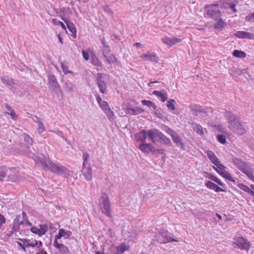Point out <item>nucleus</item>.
Masks as SVG:
<instances>
[{
	"label": "nucleus",
	"mask_w": 254,
	"mask_h": 254,
	"mask_svg": "<svg viewBox=\"0 0 254 254\" xmlns=\"http://www.w3.org/2000/svg\"><path fill=\"white\" fill-rule=\"evenodd\" d=\"M226 118L228 120V127L233 131L240 135L246 132V127L245 124L240 122L238 118L231 112L226 113Z\"/></svg>",
	"instance_id": "obj_1"
},
{
	"label": "nucleus",
	"mask_w": 254,
	"mask_h": 254,
	"mask_svg": "<svg viewBox=\"0 0 254 254\" xmlns=\"http://www.w3.org/2000/svg\"><path fill=\"white\" fill-rule=\"evenodd\" d=\"M234 165L241 172L246 174L252 182H254V169L250 163H246L237 158H233Z\"/></svg>",
	"instance_id": "obj_2"
},
{
	"label": "nucleus",
	"mask_w": 254,
	"mask_h": 254,
	"mask_svg": "<svg viewBox=\"0 0 254 254\" xmlns=\"http://www.w3.org/2000/svg\"><path fill=\"white\" fill-rule=\"evenodd\" d=\"M205 16L217 20L221 16L218 4H211L205 7Z\"/></svg>",
	"instance_id": "obj_3"
},
{
	"label": "nucleus",
	"mask_w": 254,
	"mask_h": 254,
	"mask_svg": "<svg viewBox=\"0 0 254 254\" xmlns=\"http://www.w3.org/2000/svg\"><path fill=\"white\" fill-rule=\"evenodd\" d=\"M232 245L235 248L246 250L248 252L250 249L251 244L243 237L235 236L233 239Z\"/></svg>",
	"instance_id": "obj_4"
},
{
	"label": "nucleus",
	"mask_w": 254,
	"mask_h": 254,
	"mask_svg": "<svg viewBox=\"0 0 254 254\" xmlns=\"http://www.w3.org/2000/svg\"><path fill=\"white\" fill-rule=\"evenodd\" d=\"M102 202L101 210L102 212L110 218H112L111 213V206L109 197L106 193H103L100 198Z\"/></svg>",
	"instance_id": "obj_5"
},
{
	"label": "nucleus",
	"mask_w": 254,
	"mask_h": 254,
	"mask_svg": "<svg viewBox=\"0 0 254 254\" xmlns=\"http://www.w3.org/2000/svg\"><path fill=\"white\" fill-rule=\"evenodd\" d=\"M213 169L226 180L233 182L234 183H236V180L232 177L231 174L225 170V166H224L221 162L216 165L213 166Z\"/></svg>",
	"instance_id": "obj_6"
},
{
	"label": "nucleus",
	"mask_w": 254,
	"mask_h": 254,
	"mask_svg": "<svg viewBox=\"0 0 254 254\" xmlns=\"http://www.w3.org/2000/svg\"><path fill=\"white\" fill-rule=\"evenodd\" d=\"M38 159L44 169H48L51 172L57 174L58 169H59L60 166L52 163H48V159L46 158L45 157L44 158L39 157Z\"/></svg>",
	"instance_id": "obj_7"
},
{
	"label": "nucleus",
	"mask_w": 254,
	"mask_h": 254,
	"mask_svg": "<svg viewBox=\"0 0 254 254\" xmlns=\"http://www.w3.org/2000/svg\"><path fill=\"white\" fill-rule=\"evenodd\" d=\"M160 236L162 238L163 240L159 239L158 240L159 244H166L169 242H178V241L173 238V235L169 233L168 231L164 229H160L159 231Z\"/></svg>",
	"instance_id": "obj_8"
},
{
	"label": "nucleus",
	"mask_w": 254,
	"mask_h": 254,
	"mask_svg": "<svg viewBox=\"0 0 254 254\" xmlns=\"http://www.w3.org/2000/svg\"><path fill=\"white\" fill-rule=\"evenodd\" d=\"M104 75L102 73H98L97 74V83L100 91L103 94L107 93V83L104 80Z\"/></svg>",
	"instance_id": "obj_9"
},
{
	"label": "nucleus",
	"mask_w": 254,
	"mask_h": 254,
	"mask_svg": "<svg viewBox=\"0 0 254 254\" xmlns=\"http://www.w3.org/2000/svg\"><path fill=\"white\" fill-rule=\"evenodd\" d=\"M102 55L104 57L105 61L107 62L109 64L117 63L118 60L115 56L111 54L110 49H102Z\"/></svg>",
	"instance_id": "obj_10"
},
{
	"label": "nucleus",
	"mask_w": 254,
	"mask_h": 254,
	"mask_svg": "<svg viewBox=\"0 0 254 254\" xmlns=\"http://www.w3.org/2000/svg\"><path fill=\"white\" fill-rule=\"evenodd\" d=\"M99 105L108 117L109 120H111L112 117L114 116V113L110 108L108 102L104 101Z\"/></svg>",
	"instance_id": "obj_11"
},
{
	"label": "nucleus",
	"mask_w": 254,
	"mask_h": 254,
	"mask_svg": "<svg viewBox=\"0 0 254 254\" xmlns=\"http://www.w3.org/2000/svg\"><path fill=\"white\" fill-rule=\"evenodd\" d=\"M82 174L86 181H91L92 179V169L91 167H85V166L82 167Z\"/></svg>",
	"instance_id": "obj_12"
},
{
	"label": "nucleus",
	"mask_w": 254,
	"mask_h": 254,
	"mask_svg": "<svg viewBox=\"0 0 254 254\" xmlns=\"http://www.w3.org/2000/svg\"><path fill=\"white\" fill-rule=\"evenodd\" d=\"M134 136L137 142H140L141 143H144L147 138V131L141 130L136 133Z\"/></svg>",
	"instance_id": "obj_13"
},
{
	"label": "nucleus",
	"mask_w": 254,
	"mask_h": 254,
	"mask_svg": "<svg viewBox=\"0 0 254 254\" xmlns=\"http://www.w3.org/2000/svg\"><path fill=\"white\" fill-rule=\"evenodd\" d=\"M162 41L163 43L169 46H172L178 43H179L181 41L180 39L173 37V38H168V37H164L162 39Z\"/></svg>",
	"instance_id": "obj_14"
},
{
	"label": "nucleus",
	"mask_w": 254,
	"mask_h": 254,
	"mask_svg": "<svg viewBox=\"0 0 254 254\" xmlns=\"http://www.w3.org/2000/svg\"><path fill=\"white\" fill-rule=\"evenodd\" d=\"M48 83L54 91H56L59 88V84L56 77L53 74H51L48 76Z\"/></svg>",
	"instance_id": "obj_15"
},
{
	"label": "nucleus",
	"mask_w": 254,
	"mask_h": 254,
	"mask_svg": "<svg viewBox=\"0 0 254 254\" xmlns=\"http://www.w3.org/2000/svg\"><path fill=\"white\" fill-rule=\"evenodd\" d=\"M54 246L62 254H67L69 253L68 249L64 245L59 243L58 241H54Z\"/></svg>",
	"instance_id": "obj_16"
},
{
	"label": "nucleus",
	"mask_w": 254,
	"mask_h": 254,
	"mask_svg": "<svg viewBox=\"0 0 254 254\" xmlns=\"http://www.w3.org/2000/svg\"><path fill=\"white\" fill-rule=\"evenodd\" d=\"M152 144L151 143H146V142L140 143L138 146V148L144 153L149 154L151 152Z\"/></svg>",
	"instance_id": "obj_17"
},
{
	"label": "nucleus",
	"mask_w": 254,
	"mask_h": 254,
	"mask_svg": "<svg viewBox=\"0 0 254 254\" xmlns=\"http://www.w3.org/2000/svg\"><path fill=\"white\" fill-rule=\"evenodd\" d=\"M64 21L66 24L68 29L72 33L71 35L72 37L75 38L76 37V29L74 24L68 20H65L64 19Z\"/></svg>",
	"instance_id": "obj_18"
},
{
	"label": "nucleus",
	"mask_w": 254,
	"mask_h": 254,
	"mask_svg": "<svg viewBox=\"0 0 254 254\" xmlns=\"http://www.w3.org/2000/svg\"><path fill=\"white\" fill-rule=\"evenodd\" d=\"M205 153L206 154L208 158L209 159L210 161L215 166L220 161L218 158V157L215 155L214 152L211 150H207L205 151Z\"/></svg>",
	"instance_id": "obj_19"
},
{
	"label": "nucleus",
	"mask_w": 254,
	"mask_h": 254,
	"mask_svg": "<svg viewBox=\"0 0 254 254\" xmlns=\"http://www.w3.org/2000/svg\"><path fill=\"white\" fill-rule=\"evenodd\" d=\"M235 35L239 38H248L250 39H254V34L245 31H238L235 34Z\"/></svg>",
	"instance_id": "obj_20"
},
{
	"label": "nucleus",
	"mask_w": 254,
	"mask_h": 254,
	"mask_svg": "<svg viewBox=\"0 0 254 254\" xmlns=\"http://www.w3.org/2000/svg\"><path fill=\"white\" fill-rule=\"evenodd\" d=\"M141 58L144 59L147 61H149L151 62H154L155 63H158L159 62V58L158 57L155 55H150L148 53L144 54L141 55Z\"/></svg>",
	"instance_id": "obj_21"
},
{
	"label": "nucleus",
	"mask_w": 254,
	"mask_h": 254,
	"mask_svg": "<svg viewBox=\"0 0 254 254\" xmlns=\"http://www.w3.org/2000/svg\"><path fill=\"white\" fill-rule=\"evenodd\" d=\"M192 112L196 116H200L201 117H204L205 114V112H204L201 109V107L197 105H193V106L191 107V113Z\"/></svg>",
	"instance_id": "obj_22"
},
{
	"label": "nucleus",
	"mask_w": 254,
	"mask_h": 254,
	"mask_svg": "<svg viewBox=\"0 0 254 254\" xmlns=\"http://www.w3.org/2000/svg\"><path fill=\"white\" fill-rule=\"evenodd\" d=\"M153 94L158 97H161V101L162 102H164L167 101L168 97L166 93L165 92L164 90L161 91L154 90L153 92Z\"/></svg>",
	"instance_id": "obj_23"
},
{
	"label": "nucleus",
	"mask_w": 254,
	"mask_h": 254,
	"mask_svg": "<svg viewBox=\"0 0 254 254\" xmlns=\"http://www.w3.org/2000/svg\"><path fill=\"white\" fill-rule=\"evenodd\" d=\"M144 112V110L139 107L133 108H128L127 109V113L128 114L131 115H136L140 114H141Z\"/></svg>",
	"instance_id": "obj_24"
},
{
	"label": "nucleus",
	"mask_w": 254,
	"mask_h": 254,
	"mask_svg": "<svg viewBox=\"0 0 254 254\" xmlns=\"http://www.w3.org/2000/svg\"><path fill=\"white\" fill-rule=\"evenodd\" d=\"M57 174L63 176L65 178H67L69 175V171L65 167L61 166H60Z\"/></svg>",
	"instance_id": "obj_25"
},
{
	"label": "nucleus",
	"mask_w": 254,
	"mask_h": 254,
	"mask_svg": "<svg viewBox=\"0 0 254 254\" xmlns=\"http://www.w3.org/2000/svg\"><path fill=\"white\" fill-rule=\"evenodd\" d=\"M19 240L22 241L24 245L26 247H35L38 245V242L36 240H34V242L30 243V240L29 239H19Z\"/></svg>",
	"instance_id": "obj_26"
},
{
	"label": "nucleus",
	"mask_w": 254,
	"mask_h": 254,
	"mask_svg": "<svg viewBox=\"0 0 254 254\" xmlns=\"http://www.w3.org/2000/svg\"><path fill=\"white\" fill-rule=\"evenodd\" d=\"M0 80L2 82V83L5 84L6 86L9 87V89L12 90L13 85H14V80L13 79H6L4 77H1L0 78Z\"/></svg>",
	"instance_id": "obj_27"
},
{
	"label": "nucleus",
	"mask_w": 254,
	"mask_h": 254,
	"mask_svg": "<svg viewBox=\"0 0 254 254\" xmlns=\"http://www.w3.org/2000/svg\"><path fill=\"white\" fill-rule=\"evenodd\" d=\"M172 139L173 141L176 143L178 146L180 147L182 149L185 150L184 145L181 141V139L180 138L177 133L176 134V135H173Z\"/></svg>",
	"instance_id": "obj_28"
},
{
	"label": "nucleus",
	"mask_w": 254,
	"mask_h": 254,
	"mask_svg": "<svg viewBox=\"0 0 254 254\" xmlns=\"http://www.w3.org/2000/svg\"><path fill=\"white\" fill-rule=\"evenodd\" d=\"M192 127L194 131H195L198 134L200 135H202L203 134V128L200 125L196 124H192Z\"/></svg>",
	"instance_id": "obj_29"
},
{
	"label": "nucleus",
	"mask_w": 254,
	"mask_h": 254,
	"mask_svg": "<svg viewBox=\"0 0 254 254\" xmlns=\"http://www.w3.org/2000/svg\"><path fill=\"white\" fill-rule=\"evenodd\" d=\"M233 55L235 57L239 58H245L247 56L246 54L244 52L237 50H236L233 52Z\"/></svg>",
	"instance_id": "obj_30"
},
{
	"label": "nucleus",
	"mask_w": 254,
	"mask_h": 254,
	"mask_svg": "<svg viewBox=\"0 0 254 254\" xmlns=\"http://www.w3.org/2000/svg\"><path fill=\"white\" fill-rule=\"evenodd\" d=\"M128 249L129 247L127 246L125 244H122L117 248V253L122 254Z\"/></svg>",
	"instance_id": "obj_31"
},
{
	"label": "nucleus",
	"mask_w": 254,
	"mask_h": 254,
	"mask_svg": "<svg viewBox=\"0 0 254 254\" xmlns=\"http://www.w3.org/2000/svg\"><path fill=\"white\" fill-rule=\"evenodd\" d=\"M238 187L240 189H241L242 190H243L248 192L250 194H251V193L252 192V191H253L248 186H247V185H245L244 184H242V183L239 184L238 185Z\"/></svg>",
	"instance_id": "obj_32"
},
{
	"label": "nucleus",
	"mask_w": 254,
	"mask_h": 254,
	"mask_svg": "<svg viewBox=\"0 0 254 254\" xmlns=\"http://www.w3.org/2000/svg\"><path fill=\"white\" fill-rule=\"evenodd\" d=\"M155 129L154 130H149L147 131V136H148L149 139L154 143H155Z\"/></svg>",
	"instance_id": "obj_33"
},
{
	"label": "nucleus",
	"mask_w": 254,
	"mask_h": 254,
	"mask_svg": "<svg viewBox=\"0 0 254 254\" xmlns=\"http://www.w3.org/2000/svg\"><path fill=\"white\" fill-rule=\"evenodd\" d=\"M35 118L37 120V121H35V122L38 123V131L39 133H41L45 130L43 124L41 121L39 120V119L37 117L35 116Z\"/></svg>",
	"instance_id": "obj_34"
},
{
	"label": "nucleus",
	"mask_w": 254,
	"mask_h": 254,
	"mask_svg": "<svg viewBox=\"0 0 254 254\" xmlns=\"http://www.w3.org/2000/svg\"><path fill=\"white\" fill-rule=\"evenodd\" d=\"M214 20L216 21V23L215 24V27L217 29H221L226 25V23L223 21L222 20L221 17H220L219 19L217 20Z\"/></svg>",
	"instance_id": "obj_35"
},
{
	"label": "nucleus",
	"mask_w": 254,
	"mask_h": 254,
	"mask_svg": "<svg viewBox=\"0 0 254 254\" xmlns=\"http://www.w3.org/2000/svg\"><path fill=\"white\" fill-rule=\"evenodd\" d=\"M141 103L144 106H147L149 108H153L154 109L156 110L157 107L152 102L150 101L143 100H142Z\"/></svg>",
	"instance_id": "obj_36"
},
{
	"label": "nucleus",
	"mask_w": 254,
	"mask_h": 254,
	"mask_svg": "<svg viewBox=\"0 0 254 254\" xmlns=\"http://www.w3.org/2000/svg\"><path fill=\"white\" fill-rule=\"evenodd\" d=\"M175 103H176V101L174 99H170L169 101H168L167 106L169 110L174 111L176 109V107L175 106Z\"/></svg>",
	"instance_id": "obj_37"
},
{
	"label": "nucleus",
	"mask_w": 254,
	"mask_h": 254,
	"mask_svg": "<svg viewBox=\"0 0 254 254\" xmlns=\"http://www.w3.org/2000/svg\"><path fill=\"white\" fill-rule=\"evenodd\" d=\"M31 231L35 234H37L39 236H41L45 234V231H43V232H41L40 228L38 229L35 227H33L30 229Z\"/></svg>",
	"instance_id": "obj_38"
},
{
	"label": "nucleus",
	"mask_w": 254,
	"mask_h": 254,
	"mask_svg": "<svg viewBox=\"0 0 254 254\" xmlns=\"http://www.w3.org/2000/svg\"><path fill=\"white\" fill-rule=\"evenodd\" d=\"M159 142L160 143H163L166 145H167L168 146H171L172 145V143L170 140L169 138H168V137H167L165 135L164 136V137L161 139L160 140H159Z\"/></svg>",
	"instance_id": "obj_39"
},
{
	"label": "nucleus",
	"mask_w": 254,
	"mask_h": 254,
	"mask_svg": "<svg viewBox=\"0 0 254 254\" xmlns=\"http://www.w3.org/2000/svg\"><path fill=\"white\" fill-rule=\"evenodd\" d=\"M6 175V168L3 166L0 167V181H3L2 178L5 177Z\"/></svg>",
	"instance_id": "obj_40"
},
{
	"label": "nucleus",
	"mask_w": 254,
	"mask_h": 254,
	"mask_svg": "<svg viewBox=\"0 0 254 254\" xmlns=\"http://www.w3.org/2000/svg\"><path fill=\"white\" fill-rule=\"evenodd\" d=\"M61 64L63 71L65 74L72 73V71L71 70H68V66L65 63L62 62L61 63Z\"/></svg>",
	"instance_id": "obj_41"
},
{
	"label": "nucleus",
	"mask_w": 254,
	"mask_h": 254,
	"mask_svg": "<svg viewBox=\"0 0 254 254\" xmlns=\"http://www.w3.org/2000/svg\"><path fill=\"white\" fill-rule=\"evenodd\" d=\"M216 138L220 143L222 144H225L226 143V137L224 135L222 134H218L216 136Z\"/></svg>",
	"instance_id": "obj_42"
},
{
	"label": "nucleus",
	"mask_w": 254,
	"mask_h": 254,
	"mask_svg": "<svg viewBox=\"0 0 254 254\" xmlns=\"http://www.w3.org/2000/svg\"><path fill=\"white\" fill-rule=\"evenodd\" d=\"M154 133L155 134V138H158L159 141L161 139H162L165 135L160 131H159L158 129H155V133Z\"/></svg>",
	"instance_id": "obj_43"
},
{
	"label": "nucleus",
	"mask_w": 254,
	"mask_h": 254,
	"mask_svg": "<svg viewBox=\"0 0 254 254\" xmlns=\"http://www.w3.org/2000/svg\"><path fill=\"white\" fill-rule=\"evenodd\" d=\"M64 229H59L58 234V235H57L55 236V239L54 241H56V240L57 241L58 239H60L61 238H62V237H64Z\"/></svg>",
	"instance_id": "obj_44"
},
{
	"label": "nucleus",
	"mask_w": 254,
	"mask_h": 254,
	"mask_svg": "<svg viewBox=\"0 0 254 254\" xmlns=\"http://www.w3.org/2000/svg\"><path fill=\"white\" fill-rule=\"evenodd\" d=\"M159 239H160L162 241L163 240L162 239V238L160 236L159 233L158 232V234H157V235H155V236H154V238L152 240L151 243L152 244H155L156 243H157L159 244L158 240Z\"/></svg>",
	"instance_id": "obj_45"
},
{
	"label": "nucleus",
	"mask_w": 254,
	"mask_h": 254,
	"mask_svg": "<svg viewBox=\"0 0 254 254\" xmlns=\"http://www.w3.org/2000/svg\"><path fill=\"white\" fill-rule=\"evenodd\" d=\"M52 21H53L54 24H55L56 25H61L62 28L64 30H66L65 26L64 25V24L62 22L60 21H57L56 19H52Z\"/></svg>",
	"instance_id": "obj_46"
},
{
	"label": "nucleus",
	"mask_w": 254,
	"mask_h": 254,
	"mask_svg": "<svg viewBox=\"0 0 254 254\" xmlns=\"http://www.w3.org/2000/svg\"><path fill=\"white\" fill-rule=\"evenodd\" d=\"M216 185H215L214 183L210 182V181H207L205 183V186L209 189L213 190L215 189V187Z\"/></svg>",
	"instance_id": "obj_47"
},
{
	"label": "nucleus",
	"mask_w": 254,
	"mask_h": 254,
	"mask_svg": "<svg viewBox=\"0 0 254 254\" xmlns=\"http://www.w3.org/2000/svg\"><path fill=\"white\" fill-rule=\"evenodd\" d=\"M53 132L57 134L58 136H61L64 140L65 141H67V139L66 137H65L63 135V133L62 131L60 130L57 131H52Z\"/></svg>",
	"instance_id": "obj_48"
},
{
	"label": "nucleus",
	"mask_w": 254,
	"mask_h": 254,
	"mask_svg": "<svg viewBox=\"0 0 254 254\" xmlns=\"http://www.w3.org/2000/svg\"><path fill=\"white\" fill-rule=\"evenodd\" d=\"M89 157V155L88 153H87L86 152H83V155H82V158H83V160L84 162L82 164V167H84L85 166V162Z\"/></svg>",
	"instance_id": "obj_49"
},
{
	"label": "nucleus",
	"mask_w": 254,
	"mask_h": 254,
	"mask_svg": "<svg viewBox=\"0 0 254 254\" xmlns=\"http://www.w3.org/2000/svg\"><path fill=\"white\" fill-rule=\"evenodd\" d=\"M102 44L104 46V48H102V49H110L109 46L107 44V42L105 41V38H103L101 40Z\"/></svg>",
	"instance_id": "obj_50"
},
{
	"label": "nucleus",
	"mask_w": 254,
	"mask_h": 254,
	"mask_svg": "<svg viewBox=\"0 0 254 254\" xmlns=\"http://www.w3.org/2000/svg\"><path fill=\"white\" fill-rule=\"evenodd\" d=\"M8 114L10 115L11 118V119L12 120H13L14 121H16V119L17 118V116L15 114L14 110H13L9 112V113H8Z\"/></svg>",
	"instance_id": "obj_51"
},
{
	"label": "nucleus",
	"mask_w": 254,
	"mask_h": 254,
	"mask_svg": "<svg viewBox=\"0 0 254 254\" xmlns=\"http://www.w3.org/2000/svg\"><path fill=\"white\" fill-rule=\"evenodd\" d=\"M82 56L83 58L86 60L88 61L89 59L90 56L88 52H85L84 50L82 51Z\"/></svg>",
	"instance_id": "obj_52"
},
{
	"label": "nucleus",
	"mask_w": 254,
	"mask_h": 254,
	"mask_svg": "<svg viewBox=\"0 0 254 254\" xmlns=\"http://www.w3.org/2000/svg\"><path fill=\"white\" fill-rule=\"evenodd\" d=\"M40 230L41 232H43V230L45 231V234L47 232L48 229V226L46 224H41L40 225Z\"/></svg>",
	"instance_id": "obj_53"
},
{
	"label": "nucleus",
	"mask_w": 254,
	"mask_h": 254,
	"mask_svg": "<svg viewBox=\"0 0 254 254\" xmlns=\"http://www.w3.org/2000/svg\"><path fill=\"white\" fill-rule=\"evenodd\" d=\"M246 20L247 21H250L251 20H254V12L252 14H249L246 17Z\"/></svg>",
	"instance_id": "obj_54"
},
{
	"label": "nucleus",
	"mask_w": 254,
	"mask_h": 254,
	"mask_svg": "<svg viewBox=\"0 0 254 254\" xmlns=\"http://www.w3.org/2000/svg\"><path fill=\"white\" fill-rule=\"evenodd\" d=\"M19 230V226L17 224H13V226L12 228L11 231L14 233L15 232H18Z\"/></svg>",
	"instance_id": "obj_55"
},
{
	"label": "nucleus",
	"mask_w": 254,
	"mask_h": 254,
	"mask_svg": "<svg viewBox=\"0 0 254 254\" xmlns=\"http://www.w3.org/2000/svg\"><path fill=\"white\" fill-rule=\"evenodd\" d=\"M71 232L70 231H65L64 230V236H65V239H67L69 238V237L71 235Z\"/></svg>",
	"instance_id": "obj_56"
},
{
	"label": "nucleus",
	"mask_w": 254,
	"mask_h": 254,
	"mask_svg": "<svg viewBox=\"0 0 254 254\" xmlns=\"http://www.w3.org/2000/svg\"><path fill=\"white\" fill-rule=\"evenodd\" d=\"M167 132L171 135L172 137H173V135H176L177 134L175 131L169 128L167 129Z\"/></svg>",
	"instance_id": "obj_57"
},
{
	"label": "nucleus",
	"mask_w": 254,
	"mask_h": 254,
	"mask_svg": "<svg viewBox=\"0 0 254 254\" xmlns=\"http://www.w3.org/2000/svg\"><path fill=\"white\" fill-rule=\"evenodd\" d=\"M24 140L25 141L27 142L28 143H31L32 141V139L30 137L29 135H26L24 137Z\"/></svg>",
	"instance_id": "obj_58"
},
{
	"label": "nucleus",
	"mask_w": 254,
	"mask_h": 254,
	"mask_svg": "<svg viewBox=\"0 0 254 254\" xmlns=\"http://www.w3.org/2000/svg\"><path fill=\"white\" fill-rule=\"evenodd\" d=\"M151 150L152 151H151V153H152V154L155 155V154H157V151L158 150V149H157V148H155L153 146H152Z\"/></svg>",
	"instance_id": "obj_59"
},
{
	"label": "nucleus",
	"mask_w": 254,
	"mask_h": 254,
	"mask_svg": "<svg viewBox=\"0 0 254 254\" xmlns=\"http://www.w3.org/2000/svg\"><path fill=\"white\" fill-rule=\"evenodd\" d=\"M214 182H216L220 186H223V183L222 182V181L217 177L215 178Z\"/></svg>",
	"instance_id": "obj_60"
},
{
	"label": "nucleus",
	"mask_w": 254,
	"mask_h": 254,
	"mask_svg": "<svg viewBox=\"0 0 254 254\" xmlns=\"http://www.w3.org/2000/svg\"><path fill=\"white\" fill-rule=\"evenodd\" d=\"M207 178L212 180L213 181H214L215 180V178L216 177V176L212 175V174H207V176L206 177Z\"/></svg>",
	"instance_id": "obj_61"
},
{
	"label": "nucleus",
	"mask_w": 254,
	"mask_h": 254,
	"mask_svg": "<svg viewBox=\"0 0 254 254\" xmlns=\"http://www.w3.org/2000/svg\"><path fill=\"white\" fill-rule=\"evenodd\" d=\"M214 190L216 191V192H221V191H224V190L220 188L219 187L217 186V185H216L215 187V189H214Z\"/></svg>",
	"instance_id": "obj_62"
},
{
	"label": "nucleus",
	"mask_w": 254,
	"mask_h": 254,
	"mask_svg": "<svg viewBox=\"0 0 254 254\" xmlns=\"http://www.w3.org/2000/svg\"><path fill=\"white\" fill-rule=\"evenodd\" d=\"M96 100H97L99 105L104 101H102L101 97L98 94H97V95H96Z\"/></svg>",
	"instance_id": "obj_63"
},
{
	"label": "nucleus",
	"mask_w": 254,
	"mask_h": 254,
	"mask_svg": "<svg viewBox=\"0 0 254 254\" xmlns=\"http://www.w3.org/2000/svg\"><path fill=\"white\" fill-rule=\"evenodd\" d=\"M19 216H17L14 219L13 224L19 225Z\"/></svg>",
	"instance_id": "obj_64"
}]
</instances>
